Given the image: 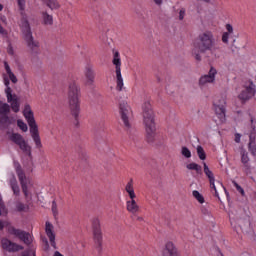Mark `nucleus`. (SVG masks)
I'll use <instances>...</instances> for the list:
<instances>
[{
  "label": "nucleus",
  "mask_w": 256,
  "mask_h": 256,
  "mask_svg": "<svg viewBox=\"0 0 256 256\" xmlns=\"http://www.w3.org/2000/svg\"><path fill=\"white\" fill-rule=\"evenodd\" d=\"M207 51H209L210 55L215 59L221 57V49L219 46H215V37L211 31H205L198 36L197 41L194 43L192 53L196 61H201V54L199 53H207Z\"/></svg>",
  "instance_id": "1"
},
{
  "label": "nucleus",
  "mask_w": 256,
  "mask_h": 256,
  "mask_svg": "<svg viewBox=\"0 0 256 256\" xmlns=\"http://www.w3.org/2000/svg\"><path fill=\"white\" fill-rule=\"evenodd\" d=\"M81 91L75 82H71L68 86V107L72 117H74V125L79 127V113H81V102L79 97Z\"/></svg>",
  "instance_id": "2"
},
{
  "label": "nucleus",
  "mask_w": 256,
  "mask_h": 256,
  "mask_svg": "<svg viewBox=\"0 0 256 256\" xmlns=\"http://www.w3.org/2000/svg\"><path fill=\"white\" fill-rule=\"evenodd\" d=\"M143 121L146 129V139L148 143H155L157 128L155 127V113L150 102L143 104Z\"/></svg>",
  "instance_id": "3"
},
{
  "label": "nucleus",
  "mask_w": 256,
  "mask_h": 256,
  "mask_svg": "<svg viewBox=\"0 0 256 256\" xmlns=\"http://www.w3.org/2000/svg\"><path fill=\"white\" fill-rule=\"evenodd\" d=\"M25 0H17L18 7L21 11L22 15V33L24 36V39L27 43V46L31 51H37L39 49V42L35 41L33 39V33L31 32V26L29 25V20H27V17L25 16Z\"/></svg>",
  "instance_id": "4"
},
{
  "label": "nucleus",
  "mask_w": 256,
  "mask_h": 256,
  "mask_svg": "<svg viewBox=\"0 0 256 256\" xmlns=\"http://www.w3.org/2000/svg\"><path fill=\"white\" fill-rule=\"evenodd\" d=\"M23 115L30 127V134L35 143L36 149H43V143L41 142V136L39 135V126L35 121L33 110H31V106L29 104L25 105Z\"/></svg>",
  "instance_id": "5"
},
{
  "label": "nucleus",
  "mask_w": 256,
  "mask_h": 256,
  "mask_svg": "<svg viewBox=\"0 0 256 256\" xmlns=\"http://www.w3.org/2000/svg\"><path fill=\"white\" fill-rule=\"evenodd\" d=\"M204 165V173L206 177L209 179L210 188L215 191V197L221 201V203H225V201H228L229 194L227 193V190L225 189V186H223V183L220 181L215 182V175L213 174V171L209 169V166H207V163H203Z\"/></svg>",
  "instance_id": "6"
},
{
  "label": "nucleus",
  "mask_w": 256,
  "mask_h": 256,
  "mask_svg": "<svg viewBox=\"0 0 256 256\" xmlns=\"http://www.w3.org/2000/svg\"><path fill=\"white\" fill-rule=\"evenodd\" d=\"M92 233L94 247L97 253L103 252V231L101 230V220L97 217L92 219Z\"/></svg>",
  "instance_id": "7"
},
{
  "label": "nucleus",
  "mask_w": 256,
  "mask_h": 256,
  "mask_svg": "<svg viewBox=\"0 0 256 256\" xmlns=\"http://www.w3.org/2000/svg\"><path fill=\"white\" fill-rule=\"evenodd\" d=\"M120 117L123 123V126L126 131H131L133 124L131 123V107L126 102L120 103Z\"/></svg>",
  "instance_id": "8"
},
{
  "label": "nucleus",
  "mask_w": 256,
  "mask_h": 256,
  "mask_svg": "<svg viewBox=\"0 0 256 256\" xmlns=\"http://www.w3.org/2000/svg\"><path fill=\"white\" fill-rule=\"evenodd\" d=\"M10 141L12 143H15V145H18L19 149L23 151V153H26V155H31V146L27 141H25V138L19 133H12L9 135Z\"/></svg>",
  "instance_id": "9"
},
{
  "label": "nucleus",
  "mask_w": 256,
  "mask_h": 256,
  "mask_svg": "<svg viewBox=\"0 0 256 256\" xmlns=\"http://www.w3.org/2000/svg\"><path fill=\"white\" fill-rule=\"evenodd\" d=\"M8 233L10 235H14V237H17L20 241H23L25 245H31V243H33V238L31 237V234L25 230L17 229L13 226H10L8 228Z\"/></svg>",
  "instance_id": "10"
},
{
  "label": "nucleus",
  "mask_w": 256,
  "mask_h": 256,
  "mask_svg": "<svg viewBox=\"0 0 256 256\" xmlns=\"http://www.w3.org/2000/svg\"><path fill=\"white\" fill-rule=\"evenodd\" d=\"M113 65L116 69V89L117 91H123V76L121 75V58H119V52L114 53V58L112 60Z\"/></svg>",
  "instance_id": "11"
},
{
  "label": "nucleus",
  "mask_w": 256,
  "mask_h": 256,
  "mask_svg": "<svg viewBox=\"0 0 256 256\" xmlns=\"http://www.w3.org/2000/svg\"><path fill=\"white\" fill-rule=\"evenodd\" d=\"M16 173L18 175L22 193H24L26 201H31L32 196L29 193V188L27 187V181H26L27 177L25 176V172H23V169H21V167H17Z\"/></svg>",
  "instance_id": "12"
},
{
  "label": "nucleus",
  "mask_w": 256,
  "mask_h": 256,
  "mask_svg": "<svg viewBox=\"0 0 256 256\" xmlns=\"http://www.w3.org/2000/svg\"><path fill=\"white\" fill-rule=\"evenodd\" d=\"M6 93V97H7V101L8 103H11V109L12 111H14V113H19V100L17 99V95L13 96V90L11 89V87H8L5 91Z\"/></svg>",
  "instance_id": "13"
},
{
  "label": "nucleus",
  "mask_w": 256,
  "mask_h": 256,
  "mask_svg": "<svg viewBox=\"0 0 256 256\" xmlns=\"http://www.w3.org/2000/svg\"><path fill=\"white\" fill-rule=\"evenodd\" d=\"M215 113L223 123L225 121V100L224 98H218L214 101Z\"/></svg>",
  "instance_id": "14"
},
{
  "label": "nucleus",
  "mask_w": 256,
  "mask_h": 256,
  "mask_svg": "<svg viewBox=\"0 0 256 256\" xmlns=\"http://www.w3.org/2000/svg\"><path fill=\"white\" fill-rule=\"evenodd\" d=\"M2 248L9 253H15V251H23V246L12 242L11 240L4 238L1 241Z\"/></svg>",
  "instance_id": "15"
},
{
  "label": "nucleus",
  "mask_w": 256,
  "mask_h": 256,
  "mask_svg": "<svg viewBox=\"0 0 256 256\" xmlns=\"http://www.w3.org/2000/svg\"><path fill=\"white\" fill-rule=\"evenodd\" d=\"M255 96V84H253V82H250V85L248 87H246L240 94H239V99L240 101H243V103H245V101H249V99H251V97Z\"/></svg>",
  "instance_id": "16"
},
{
  "label": "nucleus",
  "mask_w": 256,
  "mask_h": 256,
  "mask_svg": "<svg viewBox=\"0 0 256 256\" xmlns=\"http://www.w3.org/2000/svg\"><path fill=\"white\" fill-rule=\"evenodd\" d=\"M162 256H179V250L175 243L171 241L166 242L162 249Z\"/></svg>",
  "instance_id": "17"
},
{
  "label": "nucleus",
  "mask_w": 256,
  "mask_h": 256,
  "mask_svg": "<svg viewBox=\"0 0 256 256\" xmlns=\"http://www.w3.org/2000/svg\"><path fill=\"white\" fill-rule=\"evenodd\" d=\"M126 211L131 215H137L141 211V206L138 205L135 198H130V200L126 201Z\"/></svg>",
  "instance_id": "18"
},
{
  "label": "nucleus",
  "mask_w": 256,
  "mask_h": 256,
  "mask_svg": "<svg viewBox=\"0 0 256 256\" xmlns=\"http://www.w3.org/2000/svg\"><path fill=\"white\" fill-rule=\"evenodd\" d=\"M217 75V70L213 67L210 68L209 74L204 75L200 78V85H207V83H213L215 81V76Z\"/></svg>",
  "instance_id": "19"
},
{
  "label": "nucleus",
  "mask_w": 256,
  "mask_h": 256,
  "mask_svg": "<svg viewBox=\"0 0 256 256\" xmlns=\"http://www.w3.org/2000/svg\"><path fill=\"white\" fill-rule=\"evenodd\" d=\"M46 235L49 238V241L54 249H57V243H55V233L53 232V224L46 222Z\"/></svg>",
  "instance_id": "20"
},
{
  "label": "nucleus",
  "mask_w": 256,
  "mask_h": 256,
  "mask_svg": "<svg viewBox=\"0 0 256 256\" xmlns=\"http://www.w3.org/2000/svg\"><path fill=\"white\" fill-rule=\"evenodd\" d=\"M85 77L86 85H88V87H92L93 83H95V71H93V68H86Z\"/></svg>",
  "instance_id": "21"
},
{
  "label": "nucleus",
  "mask_w": 256,
  "mask_h": 256,
  "mask_svg": "<svg viewBox=\"0 0 256 256\" xmlns=\"http://www.w3.org/2000/svg\"><path fill=\"white\" fill-rule=\"evenodd\" d=\"M13 123H15V120L7 115H2L0 117V129L2 130L9 129V126L13 125Z\"/></svg>",
  "instance_id": "22"
},
{
  "label": "nucleus",
  "mask_w": 256,
  "mask_h": 256,
  "mask_svg": "<svg viewBox=\"0 0 256 256\" xmlns=\"http://www.w3.org/2000/svg\"><path fill=\"white\" fill-rule=\"evenodd\" d=\"M124 189L128 194L129 199H137V194H135V188L133 187V179L127 182Z\"/></svg>",
  "instance_id": "23"
},
{
  "label": "nucleus",
  "mask_w": 256,
  "mask_h": 256,
  "mask_svg": "<svg viewBox=\"0 0 256 256\" xmlns=\"http://www.w3.org/2000/svg\"><path fill=\"white\" fill-rule=\"evenodd\" d=\"M42 3H44L46 7L51 9V11L61 9V4H59V0H42Z\"/></svg>",
  "instance_id": "24"
},
{
  "label": "nucleus",
  "mask_w": 256,
  "mask_h": 256,
  "mask_svg": "<svg viewBox=\"0 0 256 256\" xmlns=\"http://www.w3.org/2000/svg\"><path fill=\"white\" fill-rule=\"evenodd\" d=\"M249 151L252 153V155H256V134L251 133L250 134V142H249Z\"/></svg>",
  "instance_id": "25"
},
{
  "label": "nucleus",
  "mask_w": 256,
  "mask_h": 256,
  "mask_svg": "<svg viewBox=\"0 0 256 256\" xmlns=\"http://www.w3.org/2000/svg\"><path fill=\"white\" fill-rule=\"evenodd\" d=\"M10 185H11V189L13 191V194L16 197H19V195H21V189L19 188V184L17 183V179L12 178L10 180Z\"/></svg>",
  "instance_id": "26"
},
{
  "label": "nucleus",
  "mask_w": 256,
  "mask_h": 256,
  "mask_svg": "<svg viewBox=\"0 0 256 256\" xmlns=\"http://www.w3.org/2000/svg\"><path fill=\"white\" fill-rule=\"evenodd\" d=\"M186 168L189 169V171H196L198 175H201L203 173L201 166L195 162L187 164Z\"/></svg>",
  "instance_id": "27"
},
{
  "label": "nucleus",
  "mask_w": 256,
  "mask_h": 256,
  "mask_svg": "<svg viewBox=\"0 0 256 256\" xmlns=\"http://www.w3.org/2000/svg\"><path fill=\"white\" fill-rule=\"evenodd\" d=\"M8 113H11V106L7 103L0 102V115H7Z\"/></svg>",
  "instance_id": "28"
},
{
  "label": "nucleus",
  "mask_w": 256,
  "mask_h": 256,
  "mask_svg": "<svg viewBox=\"0 0 256 256\" xmlns=\"http://www.w3.org/2000/svg\"><path fill=\"white\" fill-rule=\"evenodd\" d=\"M43 25H53V16L47 12L42 13Z\"/></svg>",
  "instance_id": "29"
},
{
  "label": "nucleus",
  "mask_w": 256,
  "mask_h": 256,
  "mask_svg": "<svg viewBox=\"0 0 256 256\" xmlns=\"http://www.w3.org/2000/svg\"><path fill=\"white\" fill-rule=\"evenodd\" d=\"M241 162L247 171L251 169V165L249 164V155L247 153L242 152Z\"/></svg>",
  "instance_id": "30"
},
{
  "label": "nucleus",
  "mask_w": 256,
  "mask_h": 256,
  "mask_svg": "<svg viewBox=\"0 0 256 256\" xmlns=\"http://www.w3.org/2000/svg\"><path fill=\"white\" fill-rule=\"evenodd\" d=\"M196 151L201 161H205V159H207V154H205V150L201 146H197Z\"/></svg>",
  "instance_id": "31"
},
{
  "label": "nucleus",
  "mask_w": 256,
  "mask_h": 256,
  "mask_svg": "<svg viewBox=\"0 0 256 256\" xmlns=\"http://www.w3.org/2000/svg\"><path fill=\"white\" fill-rule=\"evenodd\" d=\"M192 195L198 201V203H201V204L205 203V198L201 195V193H199V191L194 190L192 192Z\"/></svg>",
  "instance_id": "32"
},
{
  "label": "nucleus",
  "mask_w": 256,
  "mask_h": 256,
  "mask_svg": "<svg viewBox=\"0 0 256 256\" xmlns=\"http://www.w3.org/2000/svg\"><path fill=\"white\" fill-rule=\"evenodd\" d=\"M230 48H231V51L235 53L238 49L241 48V42H239V40L237 39H234Z\"/></svg>",
  "instance_id": "33"
},
{
  "label": "nucleus",
  "mask_w": 256,
  "mask_h": 256,
  "mask_svg": "<svg viewBox=\"0 0 256 256\" xmlns=\"http://www.w3.org/2000/svg\"><path fill=\"white\" fill-rule=\"evenodd\" d=\"M181 155H183V157H185L186 159H191V150H189V148H187L186 146H183L181 148Z\"/></svg>",
  "instance_id": "34"
},
{
  "label": "nucleus",
  "mask_w": 256,
  "mask_h": 256,
  "mask_svg": "<svg viewBox=\"0 0 256 256\" xmlns=\"http://www.w3.org/2000/svg\"><path fill=\"white\" fill-rule=\"evenodd\" d=\"M17 125H18L19 129H21V131H24V133H26V131H28L27 124H25V122H23L22 120H18Z\"/></svg>",
  "instance_id": "35"
},
{
  "label": "nucleus",
  "mask_w": 256,
  "mask_h": 256,
  "mask_svg": "<svg viewBox=\"0 0 256 256\" xmlns=\"http://www.w3.org/2000/svg\"><path fill=\"white\" fill-rule=\"evenodd\" d=\"M16 211H25V204L21 201L16 202Z\"/></svg>",
  "instance_id": "36"
},
{
  "label": "nucleus",
  "mask_w": 256,
  "mask_h": 256,
  "mask_svg": "<svg viewBox=\"0 0 256 256\" xmlns=\"http://www.w3.org/2000/svg\"><path fill=\"white\" fill-rule=\"evenodd\" d=\"M79 157H80L81 161H89V155H87V152H85V151H81L79 153Z\"/></svg>",
  "instance_id": "37"
},
{
  "label": "nucleus",
  "mask_w": 256,
  "mask_h": 256,
  "mask_svg": "<svg viewBox=\"0 0 256 256\" xmlns=\"http://www.w3.org/2000/svg\"><path fill=\"white\" fill-rule=\"evenodd\" d=\"M8 77H9V79H10V81H12V83H17V76H15V74L13 73V72H8Z\"/></svg>",
  "instance_id": "38"
},
{
  "label": "nucleus",
  "mask_w": 256,
  "mask_h": 256,
  "mask_svg": "<svg viewBox=\"0 0 256 256\" xmlns=\"http://www.w3.org/2000/svg\"><path fill=\"white\" fill-rule=\"evenodd\" d=\"M52 213H53L54 217H57V215H58L57 202H55V201L52 202Z\"/></svg>",
  "instance_id": "39"
},
{
  "label": "nucleus",
  "mask_w": 256,
  "mask_h": 256,
  "mask_svg": "<svg viewBox=\"0 0 256 256\" xmlns=\"http://www.w3.org/2000/svg\"><path fill=\"white\" fill-rule=\"evenodd\" d=\"M222 42H223V43H229V32H225V33L222 35Z\"/></svg>",
  "instance_id": "40"
},
{
  "label": "nucleus",
  "mask_w": 256,
  "mask_h": 256,
  "mask_svg": "<svg viewBox=\"0 0 256 256\" xmlns=\"http://www.w3.org/2000/svg\"><path fill=\"white\" fill-rule=\"evenodd\" d=\"M185 19V8H182L179 12V20L183 21Z\"/></svg>",
  "instance_id": "41"
},
{
  "label": "nucleus",
  "mask_w": 256,
  "mask_h": 256,
  "mask_svg": "<svg viewBox=\"0 0 256 256\" xmlns=\"http://www.w3.org/2000/svg\"><path fill=\"white\" fill-rule=\"evenodd\" d=\"M7 225H9V222L0 220V231H3Z\"/></svg>",
  "instance_id": "42"
},
{
  "label": "nucleus",
  "mask_w": 256,
  "mask_h": 256,
  "mask_svg": "<svg viewBox=\"0 0 256 256\" xmlns=\"http://www.w3.org/2000/svg\"><path fill=\"white\" fill-rule=\"evenodd\" d=\"M7 53L8 55H15V52L13 51V46L11 44L8 45Z\"/></svg>",
  "instance_id": "43"
},
{
  "label": "nucleus",
  "mask_w": 256,
  "mask_h": 256,
  "mask_svg": "<svg viewBox=\"0 0 256 256\" xmlns=\"http://www.w3.org/2000/svg\"><path fill=\"white\" fill-rule=\"evenodd\" d=\"M234 185H235L236 189H238V191H240L241 195H245V190H243V188H241V186H239V184H237V182H234Z\"/></svg>",
  "instance_id": "44"
},
{
  "label": "nucleus",
  "mask_w": 256,
  "mask_h": 256,
  "mask_svg": "<svg viewBox=\"0 0 256 256\" xmlns=\"http://www.w3.org/2000/svg\"><path fill=\"white\" fill-rule=\"evenodd\" d=\"M249 229V221H246L244 227L242 228V232L243 233H248V230Z\"/></svg>",
  "instance_id": "45"
},
{
  "label": "nucleus",
  "mask_w": 256,
  "mask_h": 256,
  "mask_svg": "<svg viewBox=\"0 0 256 256\" xmlns=\"http://www.w3.org/2000/svg\"><path fill=\"white\" fill-rule=\"evenodd\" d=\"M4 67H5V70H6V73H7V74L12 72V71H11V67H9V63L4 62Z\"/></svg>",
  "instance_id": "46"
},
{
  "label": "nucleus",
  "mask_w": 256,
  "mask_h": 256,
  "mask_svg": "<svg viewBox=\"0 0 256 256\" xmlns=\"http://www.w3.org/2000/svg\"><path fill=\"white\" fill-rule=\"evenodd\" d=\"M226 29L228 31V34L233 33V26L231 24H227Z\"/></svg>",
  "instance_id": "47"
},
{
  "label": "nucleus",
  "mask_w": 256,
  "mask_h": 256,
  "mask_svg": "<svg viewBox=\"0 0 256 256\" xmlns=\"http://www.w3.org/2000/svg\"><path fill=\"white\" fill-rule=\"evenodd\" d=\"M0 35H7V30L3 29V26L0 24Z\"/></svg>",
  "instance_id": "48"
},
{
  "label": "nucleus",
  "mask_w": 256,
  "mask_h": 256,
  "mask_svg": "<svg viewBox=\"0 0 256 256\" xmlns=\"http://www.w3.org/2000/svg\"><path fill=\"white\" fill-rule=\"evenodd\" d=\"M235 142L236 143H241V135L240 134L235 135Z\"/></svg>",
  "instance_id": "49"
},
{
  "label": "nucleus",
  "mask_w": 256,
  "mask_h": 256,
  "mask_svg": "<svg viewBox=\"0 0 256 256\" xmlns=\"http://www.w3.org/2000/svg\"><path fill=\"white\" fill-rule=\"evenodd\" d=\"M0 207L1 209H5V203L3 202V198L0 195Z\"/></svg>",
  "instance_id": "50"
},
{
  "label": "nucleus",
  "mask_w": 256,
  "mask_h": 256,
  "mask_svg": "<svg viewBox=\"0 0 256 256\" xmlns=\"http://www.w3.org/2000/svg\"><path fill=\"white\" fill-rule=\"evenodd\" d=\"M230 220H231V223H235V214H231L230 215Z\"/></svg>",
  "instance_id": "51"
},
{
  "label": "nucleus",
  "mask_w": 256,
  "mask_h": 256,
  "mask_svg": "<svg viewBox=\"0 0 256 256\" xmlns=\"http://www.w3.org/2000/svg\"><path fill=\"white\" fill-rule=\"evenodd\" d=\"M156 5H161L163 3V0H153Z\"/></svg>",
  "instance_id": "52"
},
{
  "label": "nucleus",
  "mask_w": 256,
  "mask_h": 256,
  "mask_svg": "<svg viewBox=\"0 0 256 256\" xmlns=\"http://www.w3.org/2000/svg\"><path fill=\"white\" fill-rule=\"evenodd\" d=\"M203 212L205 215H211V212H209V210H207V209H204Z\"/></svg>",
  "instance_id": "53"
},
{
  "label": "nucleus",
  "mask_w": 256,
  "mask_h": 256,
  "mask_svg": "<svg viewBox=\"0 0 256 256\" xmlns=\"http://www.w3.org/2000/svg\"><path fill=\"white\" fill-rule=\"evenodd\" d=\"M53 256H63V254L59 253V251H55Z\"/></svg>",
  "instance_id": "54"
},
{
  "label": "nucleus",
  "mask_w": 256,
  "mask_h": 256,
  "mask_svg": "<svg viewBox=\"0 0 256 256\" xmlns=\"http://www.w3.org/2000/svg\"><path fill=\"white\" fill-rule=\"evenodd\" d=\"M4 83H5L6 87H7V89H9V80H5Z\"/></svg>",
  "instance_id": "55"
},
{
  "label": "nucleus",
  "mask_w": 256,
  "mask_h": 256,
  "mask_svg": "<svg viewBox=\"0 0 256 256\" xmlns=\"http://www.w3.org/2000/svg\"><path fill=\"white\" fill-rule=\"evenodd\" d=\"M196 1H203L204 3H211V0H196Z\"/></svg>",
  "instance_id": "56"
},
{
  "label": "nucleus",
  "mask_w": 256,
  "mask_h": 256,
  "mask_svg": "<svg viewBox=\"0 0 256 256\" xmlns=\"http://www.w3.org/2000/svg\"><path fill=\"white\" fill-rule=\"evenodd\" d=\"M137 221H143V217L138 216V217H137Z\"/></svg>",
  "instance_id": "57"
},
{
  "label": "nucleus",
  "mask_w": 256,
  "mask_h": 256,
  "mask_svg": "<svg viewBox=\"0 0 256 256\" xmlns=\"http://www.w3.org/2000/svg\"><path fill=\"white\" fill-rule=\"evenodd\" d=\"M22 256H35V253H32V254H24Z\"/></svg>",
  "instance_id": "58"
},
{
  "label": "nucleus",
  "mask_w": 256,
  "mask_h": 256,
  "mask_svg": "<svg viewBox=\"0 0 256 256\" xmlns=\"http://www.w3.org/2000/svg\"><path fill=\"white\" fill-rule=\"evenodd\" d=\"M0 11H3V5L0 4Z\"/></svg>",
  "instance_id": "59"
},
{
  "label": "nucleus",
  "mask_w": 256,
  "mask_h": 256,
  "mask_svg": "<svg viewBox=\"0 0 256 256\" xmlns=\"http://www.w3.org/2000/svg\"><path fill=\"white\" fill-rule=\"evenodd\" d=\"M239 225H243V222H242V221H239Z\"/></svg>",
  "instance_id": "60"
},
{
  "label": "nucleus",
  "mask_w": 256,
  "mask_h": 256,
  "mask_svg": "<svg viewBox=\"0 0 256 256\" xmlns=\"http://www.w3.org/2000/svg\"><path fill=\"white\" fill-rule=\"evenodd\" d=\"M250 121H251V123H253V117H251V120H250Z\"/></svg>",
  "instance_id": "61"
},
{
  "label": "nucleus",
  "mask_w": 256,
  "mask_h": 256,
  "mask_svg": "<svg viewBox=\"0 0 256 256\" xmlns=\"http://www.w3.org/2000/svg\"><path fill=\"white\" fill-rule=\"evenodd\" d=\"M0 215H1V210H0Z\"/></svg>",
  "instance_id": "62"
}]
</instances>
